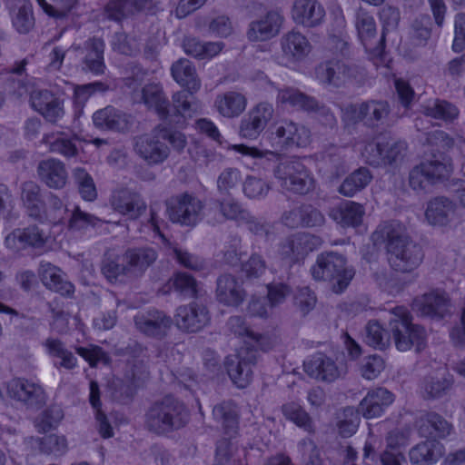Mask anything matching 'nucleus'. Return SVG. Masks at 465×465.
<instances>
[{
  "label": "nucleus",
  "instance_id": "11",
  "mask_svg": "<svg viewBox=\"0 0 465 465\" xmlns=\"http://www.w3.org/2000/svg\"><path fill=\"white\" fill-rule=\"evenodd\" d=\"M355 26L370 58L376 66L382 64L385 62V39L381 35L378 43L374 45L377 29L373 16L363 10L359 11L356 15Z\"/></svg>",
  "mask_w": 465,
  "mask_h": 465
},
{
  "label": "nucleus",
  "instance_id": "25",
  "mask_svg": "<svg viewBox=\"0 0 465 465\" xmlns=\"http://www.w3.org/2000/svg\"><path fill=\"white\" fill-rule=\"evenodd\" d=\"M111 205L114 211L131 220L138 219L147 207L140 193L128 189L115 192L112 196Z\"/></svg>",
  "mask_w": 465,
  "mask_h": 465
},
{
  "label": "nucleus",
  "instance_id": "39",
  "mask_svg": "<svg viewBox=\"0 0 465 465\" xmlns=\"http://www.w3.org/2000/svg\"><path fill=\"white\" fill-rule=\"evenodd\" d=\"M172 76L181 86H184L190 93H195L201 88V81L197 76L195 67L187 59L181 58L171 67Z\"/></svg>",
  "mask_w": 465,
  "mask_h": 465
},
{
  "label": "nucleus",
  "instance_id": "41",
  "mask_svg": "<svg viewBox=\"0 0 465 465\" xmlns=\"http://www.w3.org/2000/svg\"><path fill=\"white\" fill-rule=\"evenodd\" d=\"M193 94L189 91H179L173 95V104L170 105L171 116L169 120H165L166 122L171 124L173 116L191 118L201 111V104L193 96Z\"/></svg>",
  "mask_w": 465,
  "mask_h": 465
},
{
  "label": "nucleus",
  "instance_id": "58",
  "mask_svg": "<svg viewBox=\"0 0 465 465\" xmlns=\"http://www.w3.org/2000/svg\"><path fill=\"white\" fill-rule=\"evenodd\" d=\"M100 222L96 216L82 211L79 206H74L68 220V229L74 232H85L91 227H95Z\"/></svg>",
  "mask_w": 465,
  "mask_h": 465
},
{
  "label": "nucleus",
  "instance_id": "4",
  "mask_svg": "<svg viewBox=\"0 0 465 465\" xmlns=\"http://www.w3.org/2000/svg\"><path fill=\"white\" fill-rule=\"evenodd\" d=\"M389 328L399 351H407L415 347L420 351L425 348L426 331L411 322V315L405 307H396L391 312Z\"/></svg>",
  "mask_w": 465,
  "mask_h": 465
},
{
  "label": "nucleus",
  "instance_id": "2",
  "mask_svg": "<svg viewBox=\"0 0 465 465\" xmlns=\"http://www.w3.org/2000/svg\"><path fill=\"white\" fill-rule=\"evenodd\" d=\"M189 420L185 405L173 396L153 402L144 414V427L156 435H167L183 428Z\"/></svg>",
  "mask_w": 465,
  "mask_h": 465
},
{
  "label": "nucleus",
  "instance_id": "44",
  "mask_svg": "<svg viewBox=\"0 0 465 465\" xmlns=\"http://www.w3.org/2000/svg\"><path fill=\"white\" fill-rule=\"evenodd\" d=\"M246 105L247 99L237 92H227L215 100V106L220 114L228 118L239 116L245 110Z\"/></svg>",
  "mask_w": 465,
  "mask_h": 465
},
{
  "label": "nucleus",
  "instance_id": "46",
  "mask_svg": "<svg viewBox=\"0 0 465 465\" xmlns=\"http://www.w3.org/2000/svg\"><path fill=\"white\" fill-rule=\"evenodd\" d=\"M41 142L48 147L51 153H58L67 158L76 156L78 153L74 139L68 137L64 133L45 134Z\"/></svg>",
  "mask_w": 465,
  "mask_h": 465
},
{
  "label": "nucleus",
  "instance_id": "20",
  "mask_svg": "<svg viewBox=\"0 0 465 465\" xmlns=\"http://www.w3.org/2000/svg\"><path fill=\"white\" fill-rule=\"evenodd\" d=\"M248 210L233 198L213 200L207 210V221L211 224L223 223L225 221L242 223L246 219Z\"/></svg>",
  "mask_w": 465,
  "mask_h": 465
},
{
  "label": "nucleus",
  "instance_id": "12",
  "mask_svg": "<svg viewBox=\"0 0 465 465\" xmlns=\"http://www.w3.org/2000/svg\"><path fill=\"white\" fill-rule=\"evenodd\" d=\"M258 351L252 347H242L236 355L225 359V367L232 382L238 388L247 387L252 380V366L257 362Z\"/></svg>",
  "mask_w": 465,
  "mask_h": 465
},
{
  "label": "nucleus",
  "instance_id": "17",
  "mask_svg": "<svg viewBox=\"0 0 465 465\" xmlns=\"http://www.w3.org/2000/svg\"><path fill=\"white\" fill-rule=\"evenodd\" d=\"M210 319L206 306L195 302L178 307L174 314L177 328L186 332L201 331L210 322Z\"/></svg>",
  "mask_w": 465,
  "mask_h": 465
},
{
  "label": "nucleus",
  "instance_id": "31",
  "mask_svg": "<svg viewBox=\"0 0 465 465\" xmlns=\"http://www.w3.org/2000/svg\"><path fill=\"white\" fill-rule=\"evenodd\" d=\"M104 42L98 37L89 38L84 43L83 49L85 53L82 59V70L94 75L104 74L106 65L104 63Z\"/></svg>",
  "mask_w": 465,
  "mask_h": 465
},
{
  "label": "nucleus",
  "instance_id": "19",
  "mask_svg": "<svg viewBox=\"0 0 465 465\" xmlns=\"http://www.w3.org/2000/svg\"><path fill=\"white\" fill-rule=\"evenodd\" d=\"M7 391L12 399L28 408H39L45 402L46 397L43 387L27 379H13L8 383Z\"/></svg>",
  "mask_w": 465,
  "mask_h": 465
},
{
  "label": "nucleus",
  "instance_id": "13",
  "mask_svg": "<svg viewBox=\"0 0 465 465\" xmlns=\"http://www.w3.org/2000/svg\"><path fill=\"white\" fill-rule=\"evenodd\" d=\"M173 319L164 312L156 309L139 312L134 317L135 329L146 337L163 340L173 325Z\"/></svg>",
  "mask_w": 465,
  "mask_h": 465
},
{
  "label": "nucleus",
  "instance_id": "52",
  "mask_svg": "<svg viewBox=\"0 0 465 465\" xmlns=\"http://www.w3.org/2000/svg\"><path fill=\"white\" fill-rule=\"evenodd\" d=\"M364 214L362 204L347 201L341 205L333 218L343 227H356L361 223Z\"/></svg>",
  "mask_w": 465,
  "mask_h": 465
},
{
  "label": "nucleus",
  "instance_id": "42",
  "mask_svg": "<svg viewBox=\"0 0 465 465\" xmlns=\"http://www.w3.org/2000/svg\"><path fill=\"white\" fill-rule=\"evenodd\" d=\"M277 102L283 105L308 112L319 109V104L313 97L308 96L293 87L280 89L277 94Z\"/></svg>",
  "mask_w": 465,
  "mask_h": 465
},
{
  "label": "nucleus",
  "instance_id": "40",
  "mask_svg": "<svg viewBox=\"0 0 465 465\" xmlns=\"http://www.w3.org/2000/svg\"><path fill=\"white\" fill-rule=\"evenodd\" d=\"M94 124L103 130L121 131L127 127V115L122 111L106 106L96 111L93 115Z\"/></svg>",
  "mask_w": 465,
  "mask_h": 465
},
{
  "label": "nucleus",
  "instance_id": "38",
  "mask_svg": "<svg viewBox=\"0 0 465 465\" xmlns=\"http://www.w3.org/2000/svg\"><path fill=\"white\" fill-rule=\"evenodd\" d=\"M444 453V446L436 440H427L413 448L409 452L412 465H432L436 463Z\"/></svg>",
  "mask_w": 465,
  "mask_h": 465
},
{
  "label": "nucleus",
  "instance_id": "7",
  "mask_svg": "<svg viewBox=\"0 0 465 465\" xmlns=\"http://www.w3.org/2000/svg\"><path fill=\"white\" fill-rule=\"evenodd\" d=\"M166 206L169 220L181 226L195 227L204 217V203L193 193L172 196Z\"/></svg>",
  "mask_w": 465,
  "mask_h": 465
},
{
  "label": "nucleus",
  "instance_id": "33",
  "mask_svg": "<svg viewBox=\"0 0 465 465\" xmlns=\"http://www.w3.org/2000/svg\"><path fill=\"white\" fill-rule=\"evenodd\" d=\"M425 217L431 225L446 226L456 218V204L447 197H435L428 203Z\"/></svg>",
  "mask_w": 465,
  "mask_h": 465
},
{
  "label": "nucleus",
  "instance_id": "47",
  "mask_svg": "<svg viewBox=\"0 0 465 465\" xmlns=\"http://www.w3.org/2000/svg\"><path fill=\"white\" fill-rule=\"evenodd\" d=\"M223 45V42H202L194 37H187L183 43L184 52L197 59H209L217 55Z\"/></svg>",
  "mask_w": 465,
  "mask_h": 465
},
{
  "label": "nucleus",
  "instance_id": "50",
  "mask_svg": "<svg viewBox=\"0 0 465 465\" xmlns=\"http://www.w3.org/2000/svg\"><path fill=\"white\" fill-rule=\"evenodd\" d=\"M44 346L49 356L60 360L58 363H54L56 367L64 368L66 370H72L76 367L77 358L72 351L67 350L64 342L59 339L47 338L44 342Z\"/></svg>",
  "mask_w": 465,
  "mask_h": 465
},
{
  "label": "nucleus",
  "instance_id": "1",
  "mask_svg": "<svg viewBox=\"0 0 465 465\" xmlns=\"http://www.w3.org/2000/svg\"><path fill=\"white\" fill-rule=\"evenodd\" d=\"M267 141L273 151H261L256 147L244 144L233 145V150L252 158H262L267 154H278V152L292 147H306L311 142V132L304 125L291 120H282L267 136Z\"/></svg>",
  "mask_w": 465,
  "mask_h": 465
},
{
  "label": "nucleus",
  "instance_id": "14",
  "mask_svg": "<svg viewBox=\"0 0 465 465\" xmlns=\"http://www.w3.org/2000/svg\"><path fill=\"white\" fill-rule=\"evenodd\" d=\"M280 45L282 50L280 64L284 65L297 64L304 61L312 49L308 38L294 29L281 37Z\"/></svg>",
  "mask_w": 465,
  "mask_h": 465
},
{
  "label": "nucleus",
  "instance_id": "62",
  "mask_svg": "<svg viewBox=\"0 0 465 465\" xmlns=\"http://www.w3.org/2000/svg\"><path fill=\"white\" fill-rule=\"evenodd\" d=\"M175 292L184 298H194L198 293L196 280L186 272H178L171 280Z\"/></svg>",
  "mask_w": 465,
  "mask_h": 465
},
{
  "label": "nucleus",
  "instance_id": "49",
  "mask_svg": "<svg viewBox=\"0 0 465 465\" xmlns=\"http://www.w3.org/2000/svg\"><path fill=\"white\" fill-rule=\"evenodd\" d=\"M214 419L221 422L225 433L232 437L238 428L236 405L232 401H223L216 404L213 410Z\"/></svg>",
  "mask_w": 465,
  "mask_h": 465
},
{
  "label": "nucleus",
  "instance_id": "35",
  "mask_svg": "<svg viewBox=\"0 0 465 465\" xmlns=\"http://www.w3.org/2000/svg\"><path fill=\"white\" fill-rule=\"evenodd\" d=\"M216 283V297L220 302L228 306H239L243 302L245 291L234 276L221 275Z\"/></svg>",
  "mask_w": 465,
  "mask_h": 465
},
{
  "label": "nucleus",
  "instance_id": "27",
  "mask_svg": "<svg viewBox=\"0 0 465 465\" xmlns=\"http://www.w3.org/2000/svg\"><path fill=\"white\" fill-rule=\"evenodd\" d=\"M315 74L321 83L339 87L353 76L354 69L343 61L331 60L320 64Z\"/></svg>",
  "mask_w": 465,
  "mask_h": 465
},
{
  "label": "nucleus",
  "instance_id": "10",
  "mask_svg": "<svg viewBox=\"0 0 465 465\" xmlns=\"http://www.w3.org/2000/svg\"><path fill=\"white\" fill-rule=\"evenodd\" d=\"M29 102L32 109L50 124H57L65 114L63 94L53 90H33L30 93Z\"/></svg>",
  "mask_w": 465,
  "mask_h": 465
},
{
  "label": "nucleus",
  "instance_id": "15",
  "mask_svg": "<svg viewBox=\"0 0 465 465\" xmlns=\"http://www.w3.org/2000/svg\"><path fill=\"white\" fill-rule=\"evenodd\" d=\"M274 109L270 103L261 102L253 106L241 120L240 136L249 140L257 139L272 119Z\"/></svg>",
  "mask_w": 465,
  "mask_h": 465
},
{
  "label": "nucleus",
  "instance_id": "28",
  "mask_svg": "<svg viewBox=\"0 0 465 465\" xmlns=\"http://www.w3.org/2000/svg\"><path fill=\"white\" fill-rule=\"evenodd\" d=\"M394 401V395L384 388L369 391L361 401L357 411L366 419L380 417Z\"/></svg>",
  "mask_w": 465,
  "mask_h": 465
},
{
  "label": "nucleus",
  "instance_id": "9",
  "mask_svg": "<svg viewBox=\"0 0 465 465\" xmlns=\"http://www.w3.org/2000/svg\"><path fill=\"white\" fill-rule=\"evenodd\" d=\"M135 154L148 165H158L165 162L171 153L170 147L162 140L158 125L151 133L134 138Z\"/></svg>",
  "mask_w": 465,
  "mask_h": 465
},
{
  "label": "nucleus",
  "instance_id": "36",
  "mask_svg": "<svg viewBox=\"0 0 465 465\" xmlns=\"http://www.w3.org/2000/svg\"><path fill=\"white\" fill-rule=\"evenodd\" d=\"M419 431L422 436L445 439L453 430V426L435 411H427L419 419Z\"/></svg>",
  "mask_w": 465,
  "mask_h": 465
},
{
  "label": "nucleus",
  "instance_id": "37",
  "mask_svg": "<svg viewBox=\"0 0 465 465\" xmlns=\"http://www.w3.org/2000/svg\"><path fill=\"white\" fill-rule=\"evenodd\" d=\"M39 275L43 284L55 292L70 296L74 292V286L64 279L61 270L50 262L40 263Z\"/></svg>",
  "mask_w": 465,
  "mask_h": 465
},
{
  "label": "nucleus",
  "instance_id": "24",
  "mask_svg": "<svg viewBox=\"0 0 465 465\" xmlns=\"http://www.w3.org/2000/svg\"><path fill=\"white\" fill-rule=\"evenodd\" d=\"M304 371L312 378L324 381L332 382L344 373V369L336 364L330 357L316 353L304 361Z\"/></svg>",
  "mask_w": 465,
  "mask_h": 465
},
{
  "label": "nucleus",
  "instance_id": "34",
  "mask_svg": "<svg viewBox=\"0 0 465 465\" xmlns=\"http://www.w3.org/2000/svg\"><path fill=\"white\" fill-rule=\"evenodd\" d=\"M141 101L153 109L161 120H169L171 116L170 103L161 84L150 83L141 90Z\"/></svg>",
  "mask_w": 465,
  "mask_h": 465
},
{
  "label": "nucleus",
  "instance_id": "61",
  "mask_svg": "<svg viewBox=\"0 0 465 465\" xmlns=\"http://www.w3.org/2000/svg\"><path fill=\"white\" fill-rule=\"evenodd\" d=\"M364 341L369 346L379 350H384L390 344L387 331L377 322H368Z\"/></svg>",
  "mask_w": 465,
  "mask_h": 465
},
{
  "label": "nucleus",
  "instance_id": "29",
  "mask_svg": "<svg viewBox=\"0 0 465 465\" xmlns=\"http://www.w3.org/2000/svg\"><path fill=\"white\" fill-rule=\"evenodd\" d=\"M412 308L422 316L442 319L449 312V300L439 292H430L414 299Z\"/></svg>",
  "mask_w": 465,
  "mask_h": 465
},
{
  "label": "nucleus",
  "instance_id": "3",
  "mask_svg": "<svg viewBox=\"0 0 465 465\" xmlns=\"http://www.w3.org/2000/svg\"><path fill=\"white\" fill-rule=\"evenodd\" d=\"M311 273L315 281L329 282L332 285V291L341 293L349 286L355 272L347 265L343 255L329 252L318 255L315 264L311 268Z\"/></svg>",
  "mask_w": 465,
  "mask_h": 465
},
{
  "label": "nucleus",
  "instance_id": "43",
  "mask_svg": "<svg viewBox=\"0 0 465 465\" xmlns=\"http://www.w3.org/2000/svg\"><path fill=\"white\" fill-rule=\"evenodd\" d=\"M149 1L112 0L106 5L104 14L108 19L119 22L123 18L146 8Z\"/></svg>",
  "mask_w": 465,
  "mask_h": 465
},
{
  "label": "nucleus",
  "instance_id": "54",
  "mask_svg": "<svg viewBox=\"0 0 465 465\" xmlns=\"http://www.w3.org/2000/svg\"><path fill=\"white\" fill-rule=\"evenodd\" d=\"M407 143L402 141L386 142L382 166H388L391 170L399 168L405 161L407 155Z\"/></svg>",
  "mask_w": 465,
  "mask_h": 465
},
{
  "label": "nucleus",
  "instance_id": "51",
  "mask_svg": "<svg viewBox=\"0 0 465 465\" xmlns=\"http://www.w3.org/2000/svg\"><path fill=\"white\" fill-rule=\"evenodd\" d=\"M282 411L283 416L297 427L310 434L314 433V422L302 406L296 402H288L282 405Z\"/></svg>",
  "mask_w": 465,
  "mask_h": 465
},
{
  "label": "nucleus",
  "instance_id": "53",
  "mask_svg": "<svg viewBox=\"0 0 465 465\" xmlns=\"http://www.w3.org/2000/svg\"><path fill=\"white\" fill-rule=\"evenodd\" d=\"M101 272L110 282H122L130 277L127 263L119 262V257L107 252L102 262Z\"/></svg>",
  "mask_w": 465,
  "mask_h": 465
},
{
  "label": "nucleus",
  "instance_id": "21",
  "mask_svg": "<svg viewBox=\"0 0 465 465\" xmlns=\"http://www.w3.org/2000/svg\"><path fill=\"white\" fill-rule=\"evenodd\" d=\"M291 15L296 25L314 28L323 23L326 13L318 0H294Z\"/></svg>",
  "mask_w": 465,
  "mask_h": 465
},
{
  "label": "nucleus",
  "instance_id": "23",
  "mask_svg": "<svg viewBox=\"0 0 465 465\" xmlns=\"http://www.w3.org/2000/svg\"><path fill=\"white\" fill-rule=\"evenodd\" d=\"M48 239L47 233L37 225L24 229H15L5 239V246L13 252H19L27 247L41 248Z\"/></svg>",
  "mask_w": 465,
  "mask_h": 465
},
{
  "label": "nucleus",
  "instance_id": "60",
  "mask_svg": "<svg viewBox=\"0 0 465 465\" xmlns=\"http://www.w3.org/2000/svg\"><path fill=\"white\" fill-rule=\"evenodd\" d=\"M74 177L81 197L87 202H93L97 197V191L92 176L83 168L74 170Z\"/></svg>",
  "mask_w": 465,
  "mask_h": 465
},
{
  "label": "nucleus",
  "instance_id": "57",
  "mask_svg": "<svg viewBox=\"0 0 465 465\" xmlns=\"http://www.w3.org/2000/svg\"><path fill=\"white\" fill-rule=\"evenodd\" d=\"M364 124L374 126L386 119L390 114V106L386 101L370 100L363 103Z\"/></svg>",
  "mask_w": 465,
  "mask_h": 465
},
{
  "label": "nucleus",
  "instance_id": "59",
  "mask_svg": "<svg viewBox=\"0 0 465 465\" xmlns=\"http://www.w3.org/2000/svg\"><path fill=\"white\" fill-rule=\"evenodd\" d=\"M39 450L46 455L59 457L67 451V440L64 435L50 434L39 439Z\"/></svg>",
  "mask_w": 465,
  "mask_h": 465
},
{
  "label": "nucleus",
  "instance_id": "45",
  "mask_svg": "<svg viewBox=\"0 0 465 465\" xmlns=\"http://www.w3.org/2000/svg\"><path fill=\"white\" fill-rule=\"evenodd\" d=\"M372 180V174L366 167H360L350 173L338 188L339 193L345 197H353L361 192Z\"/></svg>",
  "mask_w": 465,
  "mask_h": 465
},
{
  "label": "nucleus",
  "instance_id": "18",
  "mask_svg": "<svg viewBox=\"0 0 465 465\" xmlns=\"http://www.w3.org/2000/svg\"><path fill=\"white\" fill-rule=\"evenodd\" d=\"M453 382L452 375L445 367H440L430 371L420 380L419 392L424 400H439L448 394Z\"/></svg>",
  "mask_w": 465,
  "mask_h": 465
},
{
  "label": "nucleus",
  "instance_id": "32",
  "mask_svg": "<svg viewBox=\"0 0 465 465\" xmlns=\"http://www.w3.org/2000/svg\"><path fill=\"white\" fill-rule=\"evenodd\" d=\"M37 174L43 183L54 190L64 188L68 178L64 163L55 158L41 161L37 166Z\"/></svg>",
  "mask_w": 465,
  "mask_h": 465
},
{
  "label": "nucleus",
  "instance_id": "26",
  "mask_svg": "<svg viewBox=\"0 0 465 465\" xmlns=\"http://www.w3.org/2000/svg\"><path fill=\"white\" fill-rule=\"evenodd\" d=\"M158 258L157 250L152 246L131 247L123 254L122 261L127 263L130 277H140Z\"/></svg>",
  "mask_w": 465,
  "mask_h": 465
},
{
  "label": "nucleus",
  "instance_id": "6",
  "mask_svg": "<svg viewBox=\"0 0 465 465\" xmlns=\"http://www.w3.org/2000/svg\"><path fill=\"white\" fill-rule=\"evenodd\" d=\"M273 173L282 189L294 193L307 194L314 188V179L310 171L296 158L282 159Z\"/></svg>",
  "mask_w": 465,
  "mask_h": 465
},
{
  "label": "nucleus",
  "instance_id": "22",
  "mask_svg": "<svg viewBox=\"0 0 465 465\" xmlns=\"http://www.w3.org/2000/svg\"><path fill=\"white\" fill-rule=\"evenodd\" d=\"M21 200L26 213L31 218L41 223L45 221L55 222L58 219L56 215L48 214L45 212L41 196V188L36 183L27 181L21 184Z\"/></svg>",
  "mask_w": 465,
  "mask_h": 465
},
{
  "label": "nucleus",
  "instance_id": "55",
  "mask_svg": "<svg viewBox=\"0 0 465 465\" xmlns=\"http://www.w3.org/2000/svg\"><path fill=\"white\" fill-rule=\"evenodd\" d=\"M64 418V411L58 405H51L43 411L34 421L39 433H45L57 428Z\"/></svg>",
  "mask_w": 465,
  "mask_h": 465
},
{
  "label": "nucleus",
  "instance_id": "63",
  "mask_svg": "<svg viewBox=\"0 0 465 465\" xmlns=\"http://www.w3.org/2000/svg\"><path fill=\"white\" fill-rule=\"evenodd\" d=\"M12 24L20 34H27L35 25V18L32 7L28 4H23L12 14Z\"/></svg>",
  "mask_w": 465,
  "mask_h": 465
},
{
  "label": "nucleus",
  "instance_id": "56",
  "mask_svg": "<svg viewBox=\"0 0 465 465\" xmlns=\"http://www.w3.org/2000/svg\"><path fill=\"white\" fill-rule=\"evenodd\" d=\"M89 400L91 405L96 410L95 418L98 424L99 433L102 435L103 438L105 439L113 437V428L109 423L105 414L99 409L101 406L100 391L98 383L94 381L90 382Z\"/></svg>",
  "mask_w": 465,
  "mask_h": 465
},
{
  "label": "nucleus",
  "instance_id": "64",
  "mask_svg": "<svg viewBox=\"0 0 465 465\" xmlns=\"http://www.w3.org/2000/svg\"><path fill=\"white\" fill-rule=\"evenodd\" d=\"M359 412L352 407L343 410L342 418L338 421V430L341 436L351 437L357 430L360 422Z\"/></svg>",
  "mask_w": 465,
  "mask_h": 465
},
{
  "label": "nucleus",
  "instance_id": "5",
  "mask_svg": "<svg viewBox=\"0 0 465 465\" xmlns=\"http://www.w3.org/2000/svg\"><path fill=\"white\" fill-rule=\"evenodd\" d=\"M387 252L391 267L401 273L413 272L424 259L422 247L405 235H389Z\"/></svg>",
  "mask_w": 465,
  "mask_h": 465
},
{
  "label": "nucleus",
  "instance_id": "8",
  "mask_svg": "<svg viewBox=\"0 0 465 465\" xmlns=\"http://www.w3.org/2000/svg\"><path fill=\"white\" fill-rule=\"evenodd\" d=\"M451 172V159L443 155L413 167L409 174V184L415 191L424 190L429 184L448 178Z\"/></svg>",
  "mask_w": 465,
  "mask_h": 465
},
{
  "label": "nucleus",
  "instance_id": "30",
  "mask_svg": "<svg viewBox=\"0 0 465 465\" xmlns=\"http://www.w3.org/2000/svg\"><path fill=\"white\" fill-rule=\"evenodd\" d=\"M282 21L280 12L269 11L259 20L250 24L247 36L251 41L269 40L279 33Z\"/></svg>",
  "mask_w": 465,
  "mask_h": 465
},
{
  "label": "nucleus",
  "instance_id": "16",
  "mask_svg": "<svg viewBox=\"0 0 465 465\" xmlns=\"http://www.w3.org/2000/svg\"><path fill=\"white\" fill-rule=\"evenodd\" d=\"M322 244L321 237L309 232H297L285 238L279 246V253L291 262H296Z\"/></svg>",
  "mask_w": 465,
  "mask_h": 465
},
{
  "label": "nucleus",
  "instance_id": "48",
  "mask_svg": "<svg viewBox=\"0 0 465 465\" xmlns=\"http://www.w3.org/2000/svg\"><path fill=\"white\" fill-rule=\"evenodd\" d=\"M421 113L426 116L452 122L458 118L460 111L453 104L441 99H433L421 105Z\"/></svg>",
  "mask_w": 465,
  "mask_h": 465
}]
</instances>
